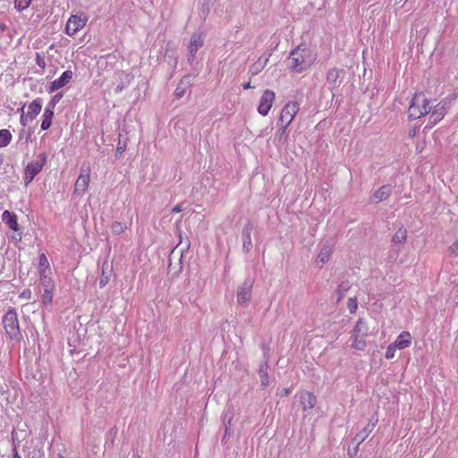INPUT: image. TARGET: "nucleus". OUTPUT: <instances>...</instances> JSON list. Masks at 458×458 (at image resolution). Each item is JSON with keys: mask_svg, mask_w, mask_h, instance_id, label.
Returning <instances> with one entry per match:
<instances>
[{"mask_svg": "<svg viewBox=\"0 0 458 458\" xmlns=\"http://www.w3.org/2000/svg\"><path fill=\"white\" fill-rule=\"evenodd\" d=\"M13 452V458H21V456L18 454L16 448H14Z\"/></svg>", "mask_w": 458, "mask_h": 458, "instance_id": "41", "label": "nucleus"}, {"mask_svg": "<svg viewBox=\"0 0 458 458\" xmlns=\"http://www.w3.org/2000/svg\"><path fill=\"white\" fill-rule=\"evenodd\" d=\"M412 336L410 332L403 331L393 343L398 350H403L411 345Z\"/></svg>", "mask_w": 458, "mask_h": 458, "instance_id": "14", "label": "nucleus"}, {"mask_svg": "<svg viewBox=\"0 0 458 458\" xmlns=\"http://www.w3.org/2000/svg\"><path fill=\"white\" fill-rule=\"evenodd\" d=\"M448 251L450 255L454 257L458 256V239L454 243H452V245L449 246Z\"/></svg>", "mask_w": 458, "mask_h": 458, "instance_id": "35", "label": "nucleus"}, {"mask_svg": "<svg viewBox=\"0 0 458 458\" xmlns=\"http://www.w3.org/2000/svg\"><path fill=\"white\" fill-rule=\"evenodd\" d=\"M36 63L38 65V67L41 68V70L43 72L46 68V62H45L44 57L41 56V55L39 53L36 54Z\"/></svg>", "mask_w": 458, "mask_h": 458, "instance_id": "36", "label": "nucleus"}, {"mask_svg": "<svg viewBox=\"0 0 458 458\" xmlns=\"http://www.w3.org/2000/svg\"><path fill=\"white\" fill-rule=\"evenodd\" d=\"M90 181V166L88 164H83L81 167V173L77 178L74 185V192L77 195H82L89 188Z\"/></svg>", "mask_w": 458, "mask_h": 458, "instance_id": "8", "label": "nucleus"}, {"mask_svg": "<svg viewBox=\"0 0 458 458\" xmlns=\"http://www.w3.org/2000/svg\"><path fill=\"white\" fill-rule=\"evenodd\" d=\"M350 284L348 282H344L338 285V287L335 290V293L337 295L336 301L339 302L343 300L345 293L349 291Z\"/></svg>", "mask_w": 458, "mask_h": 458, "instance_id": "23", "label": "nucleus"}, {"mask_svg": "<svg viewBox=\"0 0 458 458\" xmlns=\"http://www.w3.org/2000/svg\"><path fill=\"white\" fill-rule=\"evenodd\" d=\"M46 163V156L41 155V162H30L24 169V182L30 183L34 177L43 169Z\"/></svg>", "mask_w": 458, "mask_h": 458, "instance_id": "10", "label": "nucleus"}, {"mask_svg": "<svg viewBox=\"0 0 458 458\" xmlns=\"http://www.w3.org/2000/svg\"><path fill=\"white\" fill-rule=\"evenodd\" d=\"M332 255V250L329 246H324L321 248L318 257L317 262L325 264L329 261Z\"/></svg>", "mask_w": 458, "mask_h": 458, "instance_id": "20", "label": "nucleus"}, {"mask_svg": "<svg viewBox=\"0 0 458 458\" xmlns=\"http://www.w3.org/2000/svg\"><path fill=\"white\" fill-rule=\"evenodd\" d=\"M251 232L252 225L247 224L242 230V248L246 252H249L252 248Z\"/></svg>", "mask_w": 458, "mask_h": 458, "instance_id": "17", "label": "nucleus"}, {"mask_svg": "<svg viewBox=\"0 0 458 458\" xmlns=\"http://www.w3.org/2000/svg\"><path fill=\"white\" fill-rule=\"evenodd\" d=\"M182 210L181 205H176L174 208H173V212H180Z\"/></svg>", "mask_w": 458, "mask_h": 458, "instance_id": "40", "label": "nucleus"}, {"mask_svg": "<svg viewBox=\"0 0 458 458\" xmlns=\"http://www.w3.org/2000/svg\"><path fill=\"white\" fill-rule=\"evenodd\" d=\"M407 239V232L404 228H399L393 236V242L395 243H403Z\"/></svg>", "mask_w": 458, "mask_h": 458, "instance_id": "24", "label": "nucleus"}, {"mask_svg": "<svg viewBox=\"0 0 458 458\" xmlns=\"http://www.w3.org/2000/svg\"><path fill=\"white\" fill-rule=\"evenodd\" d=\"M30 295H31V292H30V289H27V290L23 291V292L21 293L20 297H21V298H23V299H30Z\"/></svg>", "mask_w": 458, "mask_h": 458, "instance_id": "37", "label": "nucleus"}, {"mask_svg": "<svg viewBox=\"0 0 458 458\" xmlns=\"http://www.w3.org/2000/svg\"><path fill=\"white\" fill-rule=\"evenodd\" d=\"M398 350L394 344L392 343L390 344L387 348H386V353H385V357L386 359L387 360H390V359H393L395 355V351Z\"/></svg>", "mask_w": 458, "mask_h": 458, "instance_id": "32", "label": "nucleus"}, {"mask_svg": "<svg viewBox=\"0 0 458 458\" xmlns=\"http://www.w3.org/2000/svg\"><path fill=\"white\" fill-rule=\"evenodd\" d=\"M72 76L73 72L71 70L64 71L58 79L55 80L50 83L49 91L55 92L62 89L70 82V81L72 79Z\"/></svg>", "mask_w": 458, "mask_h": 458, "instance_id": "11", "label": "nucleus"}, {"mask_svg": "<svg viewBox=\"0 0 458 458\" xmlns=\"http://www.w3.org/2000/svg\"><path fill=\"white\" fill-rule=\"evenodd\" d=\"M392 192V186L389 184L381 186L375 193V197L378 200H384L390 197Z\"/></svg>", "mask_w": 458, "mask_h": 458, "instance_id": "21", "label": "nucleus"}, {"mask_svg": "<svg viewBox=\"0 0 458 458\" xmlns=\"http://www.w3.org/2000/svg\"><path fill=\"white\" fill-rule=\"evenodd\" d=\"M2 219L13 231L19 230L17 216L15 214L5 210L2 215Z\"/></svg>", "mask_w": 458, "mask_h": 458, "instance_id": "19", "label": "nucleus"}, {"mask_svg": "<svg viewBox=\"0 0 458 458\" xmlns=\"http://www.w3.org/2000/svg\"><path fill=\"white\" fill-rule=\"evenodd\" d=\"M408 118L417 120L428 114V123L426 128H432L444 119L447 114V106L444 101L433 105L424 93H415L408 107Z\"/></svg>", "mask_w": 458, "mask_h": 458, "instance_id": "1", "label": "nucleus"}, {"mask_svg": "<svg viewBox=\"0 0 458 458\" xmlns=\"http://www.w3.org/2000/svg\"><path fill=\"white\" fill-rule=\"evenodd\" d=\"M316 58V52L307 45L301 44L291 52L288 58L289 68L293 72H302L314 64Z\"/></svg>", "mask_w": 458, "mask_h": 458, "instance_id": "2", "label": "nucleus"}, {"mask_svg": "<svg viewBox=\"0 0 458 458\" xmlns=\"http://www.w3.org/2000/svg\"><path fill=\"white\" fill-rule=\"evenodd\" d=\"M54 108H55V103L49 104L48 106L45 108L43 115H42V123H41L42 130H47L52 125V121L54 118Z\"/></svg>", "mask_w": 458, "mask_h": 458, "instance_id": "15", "label": "nucleus"}, {"mask_svg": "<svg viewBox=\"0 0 458 458\" xmlns=\"http://www.w3.org/2000/svg\"><path fill=\"white\" fill-rule=\"evenodd\" d=\"M23 106L21 110V114L20 117V123L22 126H27L30 123H31L35 118L39 114V113L42 110V104L41 100L39 98L34 99L32 102H30L28 106V110L25 113L24 112Z\"/></svg>", "mask_w": 458, "mask_h": 458, "instance_id": "5", "label": "nucleus"}, {"mask_svg": "<svg viewBox=\"0 0 458 458\" xmlns=\"http://www.w3.org/2000/svg\"><path fill=\"white\" fill-rule=\"evenodd\" d=\"M61 98H62V94L55 95V98H54V100H59Z\"/></svg>", "mask_w": 458, "mask_h": 458, "instance_id": "43", "label": "nucleus"}, {"mask_svg": "<svg viewBox=\"0 0 458 458\" xmlns=\"http://www.w3.org/2000/svg\"><path fill=\"white\" fill-rule=\"evenodd\" d=\"M12 139V133L7 129L0 130V148L8 146Z\"/></svg>", "mask_w": 458, "mask_h": 458, "instance_id": "22", "label": "nucleus"}, {"mask_svg": "<svg viewBox=\"0 0 458 458\" xmlns=\"http://www.w3.org/2000/svg\"><path fill=\"white\" fill-rule=\"evenodd\" d=\"M112 269H110L108 272L106 271V269L102 268L101 276L99 278V286L101 288H104L110 281V276H111Z\"/></svg>", "mask_w": 458, "mask_h": 458, "instance_id": "27", "label": "nucleus"}, {"mask_svg": "<svg viewBox=\"0 0 458 458\" xmlns=\"http://www.w3.org/2000/svg\"><path fill=\"white\" fill-rule=\"evenodd\" d=\"M340 75V71L336 68H331L327 73V81L329 83H335Z\"/></svg>", "mask_w": 458, "mask_h": 458, "instance_id": "26", "label": "nucleus"}, {"mask_svg": "<svg viewBox=\"0 0 458 458\" xmlns=\"http://www.w3.org/2000/svg\"><path fill=\"white\" fill-rule=\"evenodd\" d=\"M369 334V327L361 319H358L352 332V347L355 350H364L367 346L366 337Z\"/></svg>", "mask_w": 458, "mask_h": 458, "instance_id": "4", "label": "nucleus"}, {"mask_svg": "<svg viewBox=\"0 0 458 458\" xmlns=\"http://www.w3.org/2000/svg\"><path fill=\"white\" fill-rule=\"evenodd\" d=\"M251 299V286H242L237 291V301L239 304H247Z\"/></svg>", "mask_w": 458, "mask_h": 458, "instance_id": "18", "label": "nucleus"}, {"mask_svg": "<svg viewBox=\"0 0 458 458\" xmlns=\"http://www.w3.org/2000/svg\"><path fill=\"white\" fill-rule=\"evenodd\" d=\"M188 83L189 81H185L184 80H181L179 84L177 85L176 89H175V95L177 98H182L184 93L186 92L187 89H188Z\"/></svg>", "mask_w": 458, "mask_h": 458, "instance_id": "25", "label": "nucleus"}, {"mask_svg": "<svg viewBox=\"0 0 458 458\" xmlns=\"http://www.w3.org/2000/svg\"><path fill=\"white\" fill-rule=\"evenodd\" d=\"M289 394H290V389L289 388H284L282 390L281 396H287V395H289Z\"/></svg>", "mask_w": 458, "mask_h": 458, "instance_id": "38", "label": "nucleus"}, {"mask_svg": "<svg viewBox=\"0 0 458 458\" xmlns=\"http://www.w3.org/2000/svg\"><path fill=\"white\" fill-rule=\"evenodd\" d=\"M300 403L303 411L313 409L317 404V398L314 394L309 391L300 393Z\"/></svg>", "mask_w": 458, "mask_h": 458, "instance_id": "13", "label": "nucleus"}, {"mask_svg": "<svg viewBox=\"0 0 458 458\" xmlns=\"http://www.w3.org/2000/svg\"><path fill=\"white\" fill-rule=\"evenodd\" d=\"M60 458H64V457L61 456Z\"/></svg>", "mask_w": 458, "mask_h": 458, "instance_id": "45", "label": "nucleus"}, {"mask_svg": "<svg viewBox=\"0 0 458 458\" xmlns=\"http://www.w3.org/2000/svg\"><path fill=\"white\" fill-rule=\"evenodd\" d=\"M88 20L89 18L85 13L71 15L65 25V33L71 37L76 35L85 27Z\"/></svg>", "mask_w": 458, "mask_h": 458, "instance_id": "6", "label": "nucleus"}, {"mask_svg": "<svg viewBox=\"0 0 458 458\" xmlns=\"http://www.w3.org/2000/svg\"><path fill=\"white\" fill-rule=\"evenodd\" d=\"M121 90H122V87H118V88L116 89V92H120Z\"/></svg>", "mask_w": 458, "mask_h": 458, "instance_id": "44", "label": "nucleus"}, {"mask_svg": "<svg viewBox=\"0 0 458 458\" xmlns=\"http://www.w3.org/2000/svg\"><path fill=\"white\" fill-rule=\"evenodd\" d=\"M371 429L366 427L361 432L356 435L355 440L358 441V444L362 443L369 435Z\"/></svg>", "mask_w": 458, "mask_h": 458, "instance_id": "31", "label": "nucleus"}, {"mask_svg": "<svg viewBox=\"0 0 458 458\" xmlns=\"http://www.w3.org/2000/svg\"><path fill=\"white\" fill-rule=\"evenodd\" d=\"M38 272L41 277L47 278L51 274L50 264L45 253L38 257Z\"/></svg>", "mask_w": 458, "mask_h": 458, "instance_id": "16", "label": "nucleus"}, {"mask_svg": "<svg viewBox=\"0 0 458 458\" xmlns=\"http://www.w3.org/2000/svg\"><path fill=\"white\" fill-rule=\"evenodd\" d=\"M254 87L250 84V81L247 82L246 84L243 85V89H253Z\"/></svg>", "mask_w": 458, "mask_h": 458, "instance_id": "39", "label": "nucleus"}, {"mask_svg": "<svg viewBox=\"0 0 458 458\" xmlns=\"http://www.w3.org/2000/svg\"><path fill=\"white\" fill-rule=\"evenodd\" d=\"M300 111V104L297 101H288L283 106L278 117V129L276 139L280 143H286L289 139L288 127Z\"/></svg>", "mask_w": 458, "mask_h": 458, "instance_id": "3", "label": "nucleus"}, {"mask_svg": "<svg viewBox=\"0 0 458 458\" xmlns=\"http://www.w3.org/2000/svg\"><path fill=\"white\" fill-rule=\"evenodd\" d=\"M3 324L11 338L17 337L20 335L19 322L15 310H10L4 314Z\"/></svg>", "mask_w": 458, "mask_h": 458, "instance_id": "7", "label": "nucleus"}, {"mask_svg": "<svg viewBox=\"0 0 458 458\" xmlns=\"http://www.w3.org/2000/svg\"><path fill=\"white\" fill-rule=\"evenodd\" d=\"M31 1L32 0H15L14 7L20 12L23 11L30 6Z\"/></svg>", "mask_w": 458, "mask_h": 458, "instance_id": "30", "label": "nucleus"}, {"mask_svg": "<svg viewBox=\"0 0 458 458\" xmlns=\"http://www.w3.org/2000/svg\"><path fill=\"white\" fill-rule=\"evenodd\" d=\"M125 229L126 225L121 222H114L111 226L112 233L114 234H121Z\"/></svg>", "mask_w": 458, "mask_h": 458, "instance_id": "29", "label": "nucleus"}, {"mask_svg": "<svg viewBox=\"0 0 458 458\" xmlns=\"http://www.w3.org/2000/svg\"><path fill=\"white\" fill-rule=\"evenodd\" d=\"M204 45V36L202 33H195L191 36L190 44H189V53L190 57L189 60H193L195 58L197 51L202 47Z\"/></svg>", "mask_w": 458, "mask_h": 458, "instance_id": "12", "label": "nucleus"}, {"mask_svg": "<svg viewBox=\"0 0 458 458\" xmlns=\"http://www.w3.org/2000/svg\"><path fill=\"white\" fill-rule=\"evenodd\" d=\"M0 30L4 31L6 30V25L4 23H0Z\"/></svg>", "mask_w": 458, "mask_h": 458, "instance_id": "42", "label": "nucleus"}, {"mask_svg": "<svg viewBox=\"0 0 458 458\" xmlns=\"http://www.w3.org/2000/svg\"><path fill=\"white\" fill-rule=\"evenodd\" d=\"M53 300V294L50 291L46 290L42 295V301L45 305L50 304Z\"/></svg>", "mask_w": 458, "mask_h": 458, "instance_id": "34", "label": "nucleus"}, {"mask_svg": "<svg viewBox=\"0 0 458 458\" xmlns=\"http://www.w3.org/2000/svg\"><path fill=\"white\" fill-rule=\"evenodd\" d=\"M276 101V93L271 89H266L259 99L258 112L262 116H267Z\"/></svg>", "mask_w": 458, "mask_h": 458, "instance_id": "9", "label": "nucleus"}, {"mask_svg": "<svg viewBox=\"0 0 458 458\" xmlns=\"http://www.w3.org/2000/svg\"><path fill=\"white\" fill-rule=\"evenodd\" d=\"M347 308L351 314L356 313L358 310V300L357 297H351L347 301Z\"/></svg>", "mask_w": 458, "mask_h": 458, "instance_id": "28", "label": "nucleus"}, {"mask_svg": "<svg viewBox=\"0 0 458 458\" xmlns=\"http://www.w3.org/2000/svg\"><path fill=\"white\" fill-rule=\"evenodd\" d=\"M260 379H261V386L263 387L267 386L269 383L268 374L267 372V369H260L259 370Z\"/></svg>", "mask_w": 458, "mask_h": 458, "instance_id": "33", "label": "nucleus"}]
</instances>
